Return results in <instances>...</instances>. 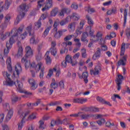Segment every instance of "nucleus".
Listing matches in <instances>:
<instances>
[{
  "instance_id": "8",
  "label": "nucleus",
  "mask_w": 130,
  "mask_h": 130,
  "mask_svg": "<svg viewBox=\"0 0 130 130\" xmlns=\"http://www.w3.org/2000/svg\"><path fill=\"white\" fill-rule=\"evenodd\" d=\"M102 65L100 63H98L95 67L94 70H90V75H93L94 76H97V75H99V73L101 72Z\"/></svg>"
},
{
  "instance_id": "64",
  "label": "nucleus",
  "mask_w": 130,
  "mask_h": 130,
  "mask_svg": "<svg viewBox=\"0 0 130 130\" xmlns=\"http://www.w3.org/2000/svg\"><path fill=\"white\" fill-rule=\"evenodd\" d=\"M126 36L127 37V38H129L130 37V31L129 29H127L125 30Z\"/></svg>"
},
{
  "instance_id": "17",
  "label": "nucleus",
  "mask_w": 130,
  "mask_h": 130,
  "mask_svg": "<svg viewBox=\"0 0 130 130\" xmlns=\"http://www.w3.org/2000/svg\"><path fill=\"white\" fill-rule=\"evenodd\" d=\"M51 7H52V0H47L45 7L42 9L43 12H44L46 10H49Z\"/></svg>"
},
{
  "instance_id": "51",
  "label": "nucleus",
  "mask_w": 130,
  "mask_h": 130,
  "mask_svg": "<svg viewBox=\"0 0 130 130\" xmlns=\"http://www.w3.org/2000/svg\"><path fill=\"white\" fill-rule=\"evenodd\" d=\"M59 22L58 20H56L53 25L54 31H57V26H58Z\"/></svg>"
},
{
  "instance_id": "21",
  "label": "nucleus",
  "mask_w": 130,
  "mask_h": 130,
  "mask_svg": "<svg viewBox=\"0 0 130 130\" xmlns=\"http://www.w3.org/2000/svg\"><path fill=\"white\" fill-rule=\"evenodd\" d=\"M89 74L87 72H85L82 73V76H79L80 79H83V81L85 84H87L88 82V77Z\"/></svg>"
},
{
  "instance_id": "43",
  "label": "nucleus",
  "mask_w": 130,
  "mask_h": 130,
  "mask_svg": "<svg viewBox=\"0 0 130 130\" xmlns=\"http://www.w3.org/2000/svg\"><path fill=\"white\" fill-rule=\"evenodd\" d=\"M48 16V14L46 12L42 15L39 20H40V21H41V20H45V19H46V18H47Z\"/></svg>"
},
{
  "instance_id": "12",
  "label": "nucleus",
  "mask_w": 130,
  "mask_h": 130,
  "mask_svg": "<svg viewBox=\"0 0 130 130\" xmlns=\"http://www.w3.org/2000/svg\"><path fill=\"white\" fill-rule=\"evenodd\" d=\"M68 31L67 29H60L58 31H56L55 34L54 35V37L55 39H59L62 36L63 33L64 32H67Z\"/></svg>"
},
{
  "instance_id": "37",
  "label": "nucleus",
  "mask_w": 130,
  "mask_h": 130,
  "mask_svg": "<svg viewBox=\"0 0 130 130\" xmlns=\"http://www.w3.org/2000/svg\"><path fill=\"white\" fill-rule=\"evenodd\" d=\"M53 71L54 72H56V77L57 78H58L59 77V75H60V70L59 69H57L56 67H54V68L53 69Z\"/></svg>"
},
{
  "instance_id": "55",
  "label": "nucleus",
  "mask_w": 130,
  "mask_h": 130,
  "mask_svg": "<svg viewBox=\"0 0 130 130\" xmlns=\"http://www.w3.org/2000/svg\"><path fill=\"white\" fill-rule=\"evenodd\" d=\"M56 14H57V10H53L51 12V16L52 17H55V16H56Z\"/></svg>"
},
{
  "instance_id": "58",
  "label": "nucleus",
  "mask_w": 130,
  "mask_h": 130,
  "mask_svg": "<svg viewBox=\"0 0 130 130\" xmlns=\"http://www.w3.org/2000/svg\"><path fill=\"white\" fill-rule=\"evenodd\" d=\"M81 114H82V112H78L77 114H71L70 116L73 117H79V116H80Z\"/></svg>"
},
{
  "instance_id": "4",
  "label": "nucleus",
  "mask_w": 130,
  "mask_h": 130,
  "mask_svg": "<svg viewBox=\"0 0 130 130\" xmlns=\"http://www.w3.org/2000/svg\"><path fill=\"white\" fill-rule=\"evenodd\" d=\"M28 58H27V57H23L21 60V62H22V63H25V69H29V68L30 67V70L32 77H35V72L34 71L33 69H31V65L32 63H31L30 60Z\"/></svg>"
},
{
  "instance_id": "14",
  "label": "nucleus",
  "mask_w": 130,
  "mask_h": 130,
  "mask_svg": "<svg viewBox=\"0 0 130 130\" xmlns=\"http://www.w3.org/2000/svg\"><path fill=\"white\" fill-rule=\"evenodd\" d=\"M17 42V46L18 47V51L17 52V56H22L23 55V47H22V43L20 41Z\"/></svg>"
},
{
  "instance_id": "10",
  "label": "nucleus",
  "mask_w": 130,
  "mask_h": 130,
  "mask_svg": "<svg viewBox=\"0 0 130 130\" xmlns=\"http://www.w3.org/2000/svg\"><path fill=\"white\" fill-rule=\"evenodd\" d=\"M123 79V76L122 75H118V78L116 80V83L117 85V90L118 91H120V89H121V86L120 85H121V83L122 82V80Z\"/></svg>"
},
{
  "instance_id": "16",
  "label": "nucleus",
  "mask_w": 130,
  "mask_h": 130,
  "mask_svg": "<svg viewBox=\"0 0 130 130\" xmlns=\"http://www.w3.org/2000/svg\"><path fill=\"white\" fill-rule=\"evenodd\" d=\"M21 27V25L18 28H14L12 30H11V32H6V34L2 36V39L3 40H5V39L8 38V37H10V35H11V34H13V32H14H14H16V30H19V28Z\"/></svg>"
},
{
  "instance_id": "56",
  "label": "nucleus",
  "mask_w": 130,
  "mask_h": 130,
  "mask_svg": "<svg viewBox=\"0 0 130 130\" xmlns=\"http://www.w3.org/2000/svg\"><path fill=\"white\" fill-rule=\"evenodd\" d=\"M43 3H44V0H41L38 2V8H41L42 7V5H43Z\"/></svg>"
},
{
  "instance_id": "11",
  "label": "nucleus",
  "mask_w": 130,
  "mask_h": 130,
  "mask_svg": "<svg viewBox=\"0 0 130 130\" xmlns=\"http://www.w3.org/2000/svg\"><path fill=\"white\" fill-rule=\"evenodd\" d=\"M55 46H56V42L55 41L52 42L51 44V48H50L49 51L51 52V54L54 56L56 54L57 52Z\"/></svg>"
},
{
  "instance_id": "47",
  "label": "nucleus",
  "mask_w": 130,
  "mask_h": 130,
  "mask_svg": "<svg viewBox=\"0 0 130 130\" xmlns=\"http://www.w3.org/2000/svg\"><path fill=\"white\" fill-rule=\"evenodd\" d=\"M40 126L39 127V128L40 129H44V122L42 120H40L39 121Z\"/></svg>"
},
{
  "instance_id": "60",
  "label": "nucleus",
  "mask_w": 130,
  "mask_h": 130,
  "mask_svg": "<svg viewBox=\"0 0 130 130\" xmlns=\"http://www.w3.org/2000/svg\"><path fill=\"white\" fill-rule=\"evenodd\" d=\"M120 124L122 128H126V124L124 122H120Z\"/></svg>"
},
{
  "instance_id": "20",
  "label": "nucleus",
  "mask_w": 130,
  "mask_h": 130,
  "mask_svg": "<svg viewBox=\"0 0 130 130\" xmlns=\"http://www.w3.org/2000/svg\"><path fill=\"white\" fill-rule=\"evenodd\" d=\"M127 58V56L126 55H124L122 58L120 59L118 61V67H119V66H125V62L126 61Z\"/></svg>"
},
{
  "instance_id": "5",
  "label": "nucleus",
  "mask_w": 130,
  "mask_h": 130,
  "mask_svg": "<svg viewBox=\"0 0 130 130\" xmlns=\"http://www.w3.org/2000/svg\"><path fill=\"white\" fill-rule=\"evenodd\" d=\"M18 113H19V114L20 115V117L22 118V120H21V122L18 123V128L19 130H21V129H22V128H23L24 123H25V121L24 120V119H25V118L26 117V116H27V115H28V114H29V112L19 111L18 112Z\"/></svg>"
},
{
  "instance_id": "32",
  "label": "nucleus",
  "mask_w": 130,
  "mask_h": 130,
  "mask_svg": "<svg viewBox=\"0 0 130 130\" xmlns=\"http://www.w3.org/2000/svg\"><path fill=\"white\" fill-rule=\"evenodd\" d=\"M100 55H101V52H100V50H98L93 55L92 59L96 60L98 57H100Z\"/></svg>"
},
{
  "instance_id": "19",
  "label": "nucleus",
  "mask_w": 130,
  "mask_h": 130,
  "mask_svg": "<svg viewBox=\"0 0 130 130\" xmlns=\"http://www.w3.org/2000/svg\"><path fill=\"white\" fill-rule=\"evenodd\" d=\"M76 22H73L69 24L68 28L69 32H74L76 30Z\"/></svg>"
},
{
  "instance_id": "7",
  "label": "nucleus",
  "mask_w": 130,
  "mask_h": 130,
  "mask_svg": "<svg viewBox=\"0 0 130 130\" xmlns=\"http://www.w3.org/2000/svg\"><path fill=\"white\" fill-rule=\"evenodd\" d=\"M11 20V16L10 15L7 14L5 17V22L4 24H2L0 26V33H4V31L7 27H8V25L9 23H10V20Z\"/></svg>"
},
{
  "instance_id": "53",
  "label": "nucleus",
  "mask_w": 130,
  "mask_h": 130,
  "mask_svg": "<svg viewBox=\"0 0 130 130\" xmlns=\"http://www.w3.org/2000/svg\"><path fill=\"white\" fill-rule=\"evenodd\" d=\"M87 12L88 13H89V14H93V13H95L96 11H95V9L94 8L88 7Z\"/></svg>"
},
{
  "instance_id": "42",
  "label": "nucleus",
  "mask_w": 130,
  "mask_h": 130,
  "mask_svg": "<svg viewBox=\"0 0 130 130\" xmlns=\"http://www.w3.org/2000/svg\"><path fill=\"white\" fill-rule=\"evenodd\" d=\"M123 15H124V26H125V24L126 23V16H127V12L126 11V9H124Z\"/></svg>"
},
{
  "instance_id": "15",
  "label": "nucleus",
  "mask_w": 130,
  "mask_h": 130,
  "mask_svg": "<svg viewBox=\"0 0 130 130\" xmlns=\"http://www.w3.org/2000/svg\"><path fill=\"white\" fill-rule=\"evenodd\" d=\"M73 103H78L79 104H83L84 103H85V102H87L88 101V100L87 99H84V98H75L73 99Z\"/></svg>"
},
{
  "instance_id": "2",
  "label": "nucleus",
  "mask_w": 130,
  "mask_h": 130,
  "mask_svg": "<svg viewBox=\"0 0 130 130\" xmlns=\"http://www.w3.org/2000/svg\"><path fill=\"white\" fill-rule=\"evenodd\" d=\"M3 76L6 80V81L3 82L4 85L6 86H10V87L15 85L19 91L22 89L23 88V83H22V82L19 81V80H17L16 82H14V81L11 79V74L8 73V72L6 71L3 72Z\"/></svg>"
},
{
  "instance_id": "57",
  "label": "nucleus",
  "mask_w": 130,
  "mask_h": 130,
  "mask_svg": "<svg viewBox=\"0 0 130 130\" xmlns=\"http://www.w3.org/2000/svg\"><path fill=\"white\" fill-rule=\"evenodd\" d=\"M0 62H1L2 66H5V61L4 59V57L2 56V54H0Z\"/></svg>"
},
{
  "instance_id": "13",
  "label": "nucleus",
  "mask_w": 130,
  "mask_h": 130,
  "mask_svg": "<svg viewBox=\"0 0 130 130\" xmlns=\"http://www.w3.org/2000/svg\"><path fill=\"white\" fill-rule=\"evenodd\" d=\"M129 47V44H125L123 43L121 46V51L120 55V56H122V55H124V52H125V48L127 49Z\"/></svg>"
},
{
  "instance_id": "22",
  "label": "nucleus",
  "mask_w": 130,
  "mask_h": 130,
  "mask_svg": "<svg viewBox=\"0 0 130 130\" xmlns=\"http://www.w3.org/2000/svg\"><path fill=\"white\" fill-rule=\"evenodd\" d=\"M28 83L31 85L30 89L31 90H35L37 89V84H36V82H35V80L34 79H29L28 80Z\"/></svg>"
},
{
  "instance_id": "63",
  "label": "nucleus",
  "mask_w": 130,
  "mask_h": 130,
  "mask_svg": "<svg viewBox=\"0 0 130 130\" xmlns=\"http://www.w3.org/2000/svg\"><path fill=\"white\" fill-rule=\"evenodd\" d=\"M71 8L74 10H77L78 9V5L76 3H74L71 5Z\"/></svg>"
},
{
  "instance_id": "24",
  "label": "nucleus",
  "mask_w": 130,
  "mask_h": 130,
  "mask_svg": "<svg viewBox=\"0 0 130 130\" xmlns=\"http://www.w3.org/2000/svg\"><path fill=\"white\" fill-rule=\"evenodd\" d=\"M86 32L88 34H89V35L91 37L93 38H96V36H94V30H92V27L87 26L86 28Z\"/></svg>"
},
{
  "instance_id": "44",
  "label": "nucleus",
  "mask_w": 130,
  "mask_h": 130,
  "mask_svg": "<svg viewBox=\"0 0 130 130\" xmlns=\"http://www.w3.org/2000/svg\"><path fill=\"white\" fill-rule=\"evenodd\" d=\"M74 35H70L67 36L64 38V41H69V40H71L73 37H74Z\"/></svg>"
},
{
  "instance_id": "59",
  "label": "nucleus",
  "mask_w": 130,
  "mask_h": 130,
  "mask_svg": "<svg viewBox=\"0 0 130 130\" xmlns=\"http://www.w3.org/2000/svg\"><path fill=\"white\" fill-rule=\"evenodd\" d=\"M59 86L61 89H63L64 88V83L62 80L59 82Z\"/></svg>"
},
{
  "instance_id": "28",
  "label": "nucleus",
  "mask_w": 130,
  "mask_h": 130,
  "mask_svg": "<svg viewBox=\"0 0 130 130\" xmlns=\"http://www.w3.org/2000/svg\"><path fill=\"white\" fill-rule=\"evenodd\" d=\"M13 114H14V111L13 110V109H11L8 111V113L6 116V119L7 120H10V119H11V118H12V116H13Z\"/></svg>"
},
{
  "instance_id": "27",
  "label": "nucleus",
  "mask_w": 130,
  "mask_h": 130,
  "mask_svg": "<svg viewBox=\"0 0 130 130\" xmlns=\"http://www.w3.org/2000/svg\"><path fill=\"white\" fill-rule=\"evenodd\" d=\"M45 56L47 64H50L51 63V58L49 57V52H47Z\"/></svg>"
},
{
  "instance_id": "25",
  "label": "nucleus",
  "mask_w": 130,
  "mask_h": 130,
  "mask_svg": "<svg viewBox=\"0 0 130 130\" xmlns=\"http://www.w3.org/2000/svg\"><path fill=\"white\" fill-rule=\"evenodd\" d=\"M15 71L16 72L17 75L19 76L21 73H22V67L20 63H17L15 67Z\"/></svg>"
},
{
  "instance_id": "54",
  "label": "nucleus",
  "mask_w": 130,
  "mask_h": 130,
  "mask_svg": "<svg viewBox=\"0 0 130 130\" xmlns=\"http://www.w3.org/2000/svg\"><path fill=\"white\" fill-rule=\"evenodd\" d=\"M96 100L97 101H99V102H100V103H102L103 104V102H104V99L100 96L96 97Z\"/></svg>"
},
{
  "instance_id": "46",
  "label": "nucleus",
  "mask_w": 130,
  "mask_h": 130,
  "mask_svg": "<svg viewBox=\"0 0 130 130\" xmlns=\"http://www.w3.org/2000/svg\"><path fill=\"white\" fill-rule=\"evenodd\" d=\"M90 125L93 129H98V127L97 126V123L95 122H90Z\"/></svg>"
},
{
  "instance_id": "3",
  "label": "nucleus",
  "mask_w": 130,
  "mask_h": 130,
  "mask_svg": "<svg viewBox=\"0 0 130 130\" xmlns=\"http://www.w3.org/2000/svg\"><path fill=\"white\" fill-rule=\"evenodd\" d=\"M31 69H33L36 73H38L39 71H45V67H44V63L42 62H39L37 64L35 62H32L30 65Z\"/></svg>"
},
{
  "instance_id": "9",
  "label": "nucleus",
  "mask_w": 130,
  "mask_h": 130,
  "mask_svg": "<svg viewBox=\"0 0 130 130\" xmlns=\"http://www.w3.org/2000/svg\"><path fill=\"white\" fill-rule=\"evenodd\" d=\"M25 56L24 57L31 58L33 56V50L31 47L27 46L25 48Z\"/></svg>"
},
{
  "instance_id": "1",
  "label": "nucleus",
  "mask_w": 130,
  "mask_h": 130,
  "mask_svg": "<svg viewBox=\"0 0 130 130\" xmlns=\"http://www.w3.org/2000/svg\"><path fill=\"white\" fill-rule=\"evenodd\" d=\"M25 29V25L21 24V27L17 30H15V32L13 33L12 36L10 38L9 43H7L6 47L7 49L4 50V55H7L9 52V49L12 48V45L16 42V41H20V40H24L28 34L31 36V31H32V24H30Z\"/></svg>"
},
{
  "instance_id": "49",
  "label": "nucleus",
  "mask_w": 130,
  "mask_h": 130,
  "mask_svg": "<svg viewBox=\"0 0 130 130\" xmlns=\"http://www.w3.org/2000/svg\"><path fill=\"white\" fill-rule=\"evenodd\" d=\"M35 26L36 27V28H38V29H39V28H40V27H41V20H40V19H39V20L37 22H36L35 23Z\"/></svg>"
},
{
  "instance_id": "26",
  "label": "nucleus",
  "mask_w": 130,
  "mask_h": 130,
  "mask_svg": "<svg viewBox=\"0 0 130 130\" xmlns=\"http://www.w3.org/2000/svg\"><path fill=\"white\" fill-rule=\"evenodd\" d=\"M26 7H27V5H26L25 4H21L19 7V9H20L19 14H21V15H23L22 13H24L25 14V12H26Z\"/></svg>"
},
{
  "instance_id": "41",
  "label": "nucleus",
  "mask_w": 130,
  "mask_h": 130,
  "mask_svg": "<svg viewBox=\"0 0 130 130\" xmlns=\"http://www.w3.org/2000/svg\"><path fill=\"white\" fill-rule=\"evenodd\" d=\"M92 116L94 119H99V118H103V117H104V115L102 114L92 115Z\"/></svg>"
},
{
  "instance_id": "45",
  "label": "nucleus",
  "mask_w": 130,
  "mask_h": 130,
  "mask_svg": "<svg viewBox=\"0 0 130 130\" xmlns=\"http://www.w3.org/2000/svg\"><path fill=\"white\" fill-rule=\"evenodd\" d=\"M81 52L82 57H84V58L85 57H86L87 53H86V49L85 48L82 49L81 50Z\"/></svg>"
},
{
  "instance_id": "31",
  "label": "nucleus",
  "mask_w": 130,
  "mask_h": 130,
  "mask_svg": "<svg viewBox=\"0 0 130 130\" xmlns=\"http://www.w3.org/2000/svg\"><path fill=\"white\" fill-rule=\"evenodd\" d=\"M6 63L7 64V68L9 71L12 70V61L11 58L9 57L6 61Z\"/></svg>"
},
{
  "instance_id": "50",
  "label": "nucleus",
  "mask_w": 130,
  "mask_h": 130,
  "mask_svg": "<svg viewBox=\"0 0 130 130\" xmlns=\"http://www.w3.org/2000/svg\"><path fill=\"white\" fill-rule=\"evenodd\" d=\"M73 60L72 59V57H71V56H70L69 55H68L66 57V60L65 61H66V62H69L70 63L72 62V61Z\"/></svg>"
},
{
  "instance_id": "48",
  "label": "nucleus",
  "mask_w": 130,
  "mask_h": 130,
  "mask_svg": "<svg viewBox=\"0 0 130 130\" xmlns=\"http://www.w3.org/2000/svg\"><path fill=\"white\" fill-rule=\"evenodd\" d=\"M3 108H4L5 110H10V104H9V103H4L3 104Z\"/></svg>"
},
{
  "instance_id": "34",
  "label": "nucleus",
  "mask_w": 130,
  "mask_h": 130,
  "mask_svg": "<svg viewBox=\"0 0 130 130\" xmlns=\"http://www.w3.org/2000/svg\"><path fill=\"white\" fill-rule=\"evenodd\" d=\"M37 114L36 113H32L30 115H29V116L28 117V120H34V119H36V115Z\"/></svg>"
},
{
  "instance_id": "52",
  "label": "nucleus",
  "mask_w": 130,
  "mask_h": 130,
  "mask_svg": "<svg viewBox=\"0 0 130 130\" xmlns=\"http://www.w3.org/2000/svg\"><path fill=\"white\" fill-rule=\"evenodd\" d=\"M62 45H64V47H67V46H72V45H73V43L72 42L69 41L63 43Z\"/></svg>"
},
{
  "instance_id": "40",
  "label": "nucleus",
  "mask_w": 130,
  "mask_h": 130,
  "mask_svg": "<svg viewBox=\"0 0 130 130\" xmlns=\"http://www.w3.org/2000/svg\"><path fill=\"white\" fill-rule=\"evenodd\" d=\"M21 99V98H18V96L17 95H13L12 98H11V100L12 102V103H16V102H17V101H18V100H19Z\"/></svg>"
},
{
  "instance_id": "61",
  "label": "nucleus",
  "mask_w": 130,
  "mask_h": 130,
  "mask_svg": "<svg viewBox=\"0 0 130 130\" xmlns=\"http://www.w3.org/2000/svg\"><path fill=\"white\" fill-rule=\"evenodd\" d=\"M71 20H72V17L68 16L64 20L68 24L69 22H71Z\"/></svg>"
},
{
  "instance_id": "18",
  "label": "nucleus",
  "mask_w": 130,
  "mask_h": 130,
  "mask_svg": "<svg viewBox=\"0 0 130 130\" xmlns=\"http://www.w3.org/2000/svg\"><path fill=\"white\" fill-rule=\"evenodd\" d=\"M24 17H25V13L24 12H22L21 13L20 12V14L18 15L17 17L14 21V25H18V24H19V23L20 22V21H21L23 19V18H24Z\"/></svg>"
},
{
  "instance_id": "6",
  "label": "nucleus",
  "mask_w": 130,
  "mask_h": 130,
  "mask_svg": "<svg viewBox=\"0 0 130 130\" xmlns=\"http://www.w3.org/2000/svg\"><path fill=\"white\" fill-rule=\"evenodd\" d=\"M10 5L11 4L8 0H6L5 2V5L4 6V2H0V12L4 9L8 10L10 7ZM4 19V14L0 13V23H2V21Z\"/></svg>"
},
{
  "instance_id": "30",
  "label": "nucleus",
  "mask_w": 130,
  "mask_h": 130,
  "mask_svg": "<svg viewBox=\"0 0 130 130\" xmlns=\"http://www.w3.org/2000/svg\"><path fill=\"white\" fill-rule=\"evenodd\" d=\"M86 18L87 20V23L89 25V27H92L94 25V21L92 20V18L89 16L86 15Z\"/></svg>"
},
{
  "instance_id": "35",
  "label": "nucleus",
  "mask_w": 130,
  "mask_h": 130,
  "mask_svg": "<svg viewBox=\"0 0 130 130\" xmlns=\"http://www.w3.org/2000/svg\"><path fill=\"white\" fill-rule=\"evenodd\" d=\"M88 37V34L87 31L84 32L82 34V36L81 37V41L83 42H85V41H87L86 38Z\"/></svg>"
},
{
  "instance_id": "36",
  "label": "nucleus",
  "mask_w": 130,
  "mask_h": 130,
  "mask_svg": "<svg viewBox=\"0 0 130 130\" xmlns=\"http://www.w3.org/2000/svg\"><path fill=\"white\" fill-rule=\"evenodd\" d=\"M71 19H73V20H75V21H78L79 19H80V16L78 14L76 13H74L72 14V15L71 16Z\"/></svg>"
},
{
  "instance_id": "39",
  "label": "nucleus",
  "mask_w": 130,
  "mask_h": 130,
  "mask_svg": "<svg viewBox=\"0 0 130 130\" xmlns=\"http://www.w3.org/2000/svg\"><path fill=\"white\" fill-rule=\"evenodd\" d=\"M74 41L76 43V46H78V48H80L82 45V44L80 42V39L75 38L74 39Z\"/></svg>"
},
{
  "instance_id": "62",
  "label": "nucleus",
  "mask_w": 130,
  "mask_h": 130,
  "mask_svg": "<svg viewBox=\"0 0 130 130\" xmlns=\"http://www.w3.org/2000/svg\"><path fill=\"white\" fill-rule=\"evenodd\" d=\"M91 111H92L93 112H99V109L98 108L92 107L91 108Z\"/></svg>"
},
{
  "instance_id": "23",
  "label": "nucleus",
  "mask_w": 130,
  "mask_h": 130,
  "mask_svg": "<svg viewBox=\"0 0 130 130\" xmlns=\"http://www.w3.org/2000/svg\"><path fill=\"white\" fill-rule=\"evenodd\" d=\"M71 13V10L69 8H63L59 12V16L60 17H63L64 14H70Z\"/></svg>"
},
{
  "instance_id": "33",
  "label": "nucleus",
  "mask_w": 130,
  "mask_h": 130,
  "mask_svg": "<svg viewBox=\"0 0 130 130\" xmlns=\"http://www.w3.org/2000/svg\"><path fill=\"white\" fill-rule=\"evenodd\" d=\"M58 87V84L57 83L55 82V80L54 79H52V82L50 84V87L52 89H56Z\"/></svg>"
},
{
  "instance_id": "29",
  "label": "nucleus",
  "mask_w": 130,
  "mask_h": 130,
  "mask_svg": "<svg viewBox=\"0 0 130 130\" xmlns=\"http://www.w3.org/2000/svg\"><path fill=\"white\" fill-rule=\"evenodd\" d=\"M79 116H80L82 119H88L89 117H93V115L83 114V113L82 112V114H80V115H79Z\"/></svg>"
},
{
  "instance_id": "38",
  "label": "nucleus",
  "mask_w": 130,
  "mask_h": 130,
  "mask_svg": "<svg viewBox=\"0 0 130 130\" xmlns=\"http://www.w3.org/2000/svg\"><path fill=\"white\" fill-rule=\"evenodd\" d=\"M50 30V28L49 27H47L45 31H44V33L43 34L42 37L43 38H45L47 35H48V33H49V31Z\"/></svg>"
}]
</instances>
